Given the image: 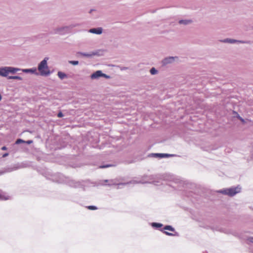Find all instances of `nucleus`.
I'll return each instance as SVG.
<instances>
[{
	"label": "nucleus",
	"instance_id": "nucleus-31",
	"mask_svg": "<svg viewBox=\"0 0 253 253\" xmlns=\"http://www.w3.org/2000/svg\"><path fill=\"white\" fill-rule=\"evenodd\" d=\"M8 155H9V154H8V153H4V154H3V155H2V157H3V158H5V157H6L8 156Z\"/></svg>",
	"mask_w": 253,
	"mask_h": 253
},
{
	"label": "nucleus",
	"instance_id": "nucleus-29",
	"mask_svg": "<svg viewBox=\"0 0 253 253\" xmlns=\"http://www.w3.org/2000/svg\"><path fill=\"white\" fill-rule=\"evenodd\" d=\"M33 143V140H28L27 141H25L24 143H26L27 144H30Z\"/></svg>",
	"mask_w": 253,
	"mask_h": 253
},
{
	"label": "nucleus",
	"instance_id": "nucleus-27",
	"mask_svg": "<svg viewBox=\"0 0 253 253\" xmlns=\"http://www.w3.org/2000/svg\"><path fill=\"white\" fill-rule=\"evenodd\" d=\"M63 114L61 111L58 112V113L57 114V117L59 118H62L63 117Z\"/></svg>",
	"mask_w": 253,
	"mask_h": 253
},
{
	"label": "nucleus",
	"instance_id": "nucleus-8",
	"mask_svg": "<svg viewBox=\"0 0 253 253\" xmlns=\"http://www.w3.org/2000/svg\"><path fill=\"white\" fill-rule=\"evenodd\" d=\"M150 156L157 158H163L172 157L175 156L174 154H169L166 153H152Z\"/></svg>",
	"mask_w": 253,
	"mask_h": 253
},
{
	"label": "nucleus",
	"instance_id": "nucleus-13",
	"mask_svg": "<svg viewBox=\"0 0 253 253\" xmlns=\"http://www.w3.org/2000/svg\"><path fill=\"white\" fill-rule=\"evenodd\" d=\"M23 72L25 73H33L36 75H38V73L37 72V69L36 68H33L30 69H22Z\"/></svg>",
	"mask_w": 253,
	"mask_h": 253
},
{
	"label": "nucleus",
	"instance_id": "nucleus-3",
	"mask_svg": "<svg viewBox=\"0 0 253 253\" xmlns=\"http://www.w3.org/2000/svg\"><path fill=\"white\" fill-rule=\"evenodd\" d=\"M241 188L239 186L232 187L229 188H225L219 190L217 191V193H220L225 195H228L230 197H232L236 194L241 192Z\"/></svg>",
	"mask_w": 253,
	"mask_h": 253
},
{
	"label": "nucleus",
	"instance_id": "nucleus-2",
	"mask_svg": "<svg viewBox=\"0 0 253 253\" xmlns=\"http://www.w3.org/2000/svg\"><path fill=\"white\" fill-rule=\"evenodd\" d=\"M48 59V57H44L38 64V70L40 72V75L42 76L46 77L51 74V72L47 65V61Z\"/></svg>",
	"mask_w": 253,
	"mask_h": 253
},
{
	"label": "nucleus",
	"instance_id": "nucleus-18",
	"mask_svg": "<svg viewBox=\"0 0 253 253\" xmlns=\"http://www.w3.org/2000/svg\"><path fill=\"white\" fill-rule=\"evenodd\" d=\"M178 23H179V24H183V25H188V24L191 23H192V20H187V19L180 20L178 21Z\"/></svg>",
	"mask_w": 253,
	"mask_h": 253
},
{
	"label": "nucleus",
	"instance_id": "nucleus-30",
	"mask_svg": "<svg viewBox=\"0 0 253 253\" xmlns=\"http://www.w3.org/2000/svg\"><path fill=\"white\" fill-rule=\"evenodd\" d=\"M247 240L251 243H253V237H249Z\"/></svg>",
	"mask_w": 253,
	"mask_h": 253
},
{
	"label": "nucleus",
	"instance_id": "nucleus-14",
	"mask_svg": "<svg viewBox=\"0 0 253 253\" xmlns=\"http://www.w3.org/2000/svg\"><path fill=\"white\" fill-rule=\"evenodd\" d=\"M7 68L8 69V74L9 73L14 74L17 71L22 70L20 68H15V67H11V66H7Z\"/></svg>",
	"mask_w": 253,
	"mask_h": 253
},
{
	"label": "nucleus",
	"instance_id": "nucleus-1",
	"mask_svg": "<svg viewBox=\"0 0 253 253\" xmlns=\"http://www.w3.org/2000/svg\"><path fill=\"white\" fill-rule=\"evenodd\" d=\"M51 179L53 181L59 183H65L69 186L74 188H81L83 186L81 182L75 181L59 173L53 174L52 176Z\"/></svg>",
	"mask_w": 253,
	"mask_h": 253
},
{
	"label": "nucleus",
	"instance_id": "nucleus-28",
	"mask_svg": "<svg viewBox=\"0 0 253 253\" xmlns=\"http://www.w3.org/2000/svg\"><path fill=\"white\" fill-rule=\"evenodd\" d=\"M237 118L243 123H245V121L244 119H243L239 115H237Z\"/></svg>",
	"mask_w": 253,
	"mask_h": 253
},
{
	"label": "nucleus",
	"instance_id": "nucleus-17",
	"mask_svg": "<svg viewBox=\"0 0 253 253\" xmlns=\"http://www.w3.org/2000/svg\"><path fill=\"white\" fill-rule=\"evenodd\" d=\"M57 76L58 77L61 79V80H63L65 78H68V76L66 74H65V73L64 72H62L61 71H59L57 73Z\"/></svg>",
	"mask_w": 253,
	"mask_h": 253
},
{
	"label": "nucleus",
	"instance_id": "nucleus-23",
	"mask_svg": "<svg viewBox=\"0 0 253 253\" xmlns=\"http://www.w3.org/2000/svg\"><path fill=\"white\" fill-rule=\"evenodd\" d=\"M22 143H25V140H23V139L20 138L17 139L15 141V144H19Z\"/></svg>",
	"mask_w": 253,
	"mask_h": 253
},
{
	"label": "nucleus",
	"instance_id": "nucleus-25",
	"mask_svg": "<svg viewBox=\"0 0 253 253\" xmlns=\"http://www.w3.org/2000/svg\"><path fill=\"white\" fill-rule=\"evenodd\" d=\"M113 165H103L100 166H99V168L104 169V168H109V167H111Z\"/></svg>",
	"mask_w": 253,
	"mask_h": 253
},
{
	"label": "nucleus",
	"instance_id": "nucleus-11",
	"mask_svg": "<svg viewBox=\"0 0 253 253\" xmlns=\"http://www.w3.org/2000/svg\"><path fill=\"white\" fill-rule=\"evenodd\" d=\"M8 75L7 66L0 67V76L7 77Z\"/></svg>",
	"mask_w": 253,
	"mask_h": 253
},
{
	"label": "nucleus",
	"instance_id": "nucleus-16",
	"mask_svg": "<svg viewBox=\"0 0 253 253\" xmlns=\"http://www.w3.org/2000/svg\"><path fill=\"white\" fill-rule=\"evenodd\" d=\"M140 182H137L136 181H130L128 182H126V183H118L117 184H116L117 186H118V187L117 188H121V186H123V185H127L128 184H131V183H140Z\"/></svg>",
	"mask_w": 253,
	"mask_h": 253
},
{
	"label": "nucleus",
	"instance_id": "nucleus-22",
	"mask_svg": "<svg viewBox=\"0 0 253 253\" xmlns=\"http://www.w3.org/2000/svg\"><path fill=\"white\" fill-rule=\"evenodd\" d=\"M69 63L72 65H77L79 64V61H75V60H71L69 61Z\"/></svg>",
	"mask_w": 253,
	"mask_h": 253
},
{
	"label": "nucleus",
	"instance_id": "nucleus-33",
	"mask_svg": "<svg viewBox=\"0 0 253 253\" xmlns=\"http://www.w3.org/2000/svg\"><path fill=\"white\" fill-rule=\"evenodd\" d=\"M1 150H7V147L6 146H3L1 148Z\"/></svg>",
	"mask_w": 253,
	"mask_h": 253
},
{
	"label": "nucleus",
	"instance_id": "nucleus-19",
	"mask_svg": "<svg viewBox=\"0 0 253 253\" xmlns=\"http://www.w3.org/2000/svg\"><path fill=\"white\" fill-rule=\"evenodd\" d=\"M7 79H16V80H22V78L21 77L18 76H8L7 77Z\"/></svg>",
	"mask_w": 253,
	"mask_h": 253
},
{
	"label": "nucleus",
	"instance_id": "nucleus-10",
	"mask_svg": "<svg viewBox=\"0 0 253 253\" xmlns=\"http://www.w3.org/2000/svg\"><path fill=\"white\" fill-rule=\"evenodd\" d=\"M175 58H177V57L169 56L166 57L162 60V64L163 65L171 64L174 61Z\"/></svg>",
	"mask_w": 253,
	"mask_h": 253
},
{
	"label": "nucleus",
	"instance_id": "nucleus-32",
	"mask_svg": "<svg viewBox=\"0 0 253 253\" xmlns=\"http://www.w3.org/2000/svg\"><path fill=\"white\" fill-rule=\"evenodd\" d=\"M220 231H222V232H224V233H225L226 234H229V233H230V232L228 231L227 230L224 231L223 230H221Z\"/></svg>",
	"mask_w": 253,
	"mask_h": 253
},
{
	"label": "nucleus",
	"instance_id": "nucleus-35",
	"mask_svg": "<svg viewBox=\"0 0 253 253\" xmlns=\"http://www.w3.org/2000/svg\"><path fill=\"white\" fill-rule=\"evenodd\" d=\"M1 94H0V101L1 100Z\"/></svg>",
	"mask_w": 253,
	"mask_h": 253
},
{
	"label": "nucleus",
	"instance_id": "nucleus-4",
	"mask_svg": "<svg viewBox=\"0 0 253 253\" xmlns=\"http://www.w3.org/2000/svg\"><path fill=\"white\" fill-rule=\"evenodd\" d=\"M160 231H162L166 235L169 236H178V233L175 232V229L171 225H165L163 229H160Z\"/></svg>",
	"mask_w": 253,
	"mask_h": 253
},
{
	"label": "nucleus",
	"instance_id": "nucleus-24",
	"mask_svg": "<svg viewBox=\"0 0 253 253\" xmlns=\"http://www.w3.org/2000/svg\"><path fill=\"white\" fill-rule=\"evenodd\" d=\"M87 208L90 210H95L97 209V208L95 206H89Z\"/></svg>",
	"mask_w": 253,
	"mask_h": 253
},
{
	"label": "nucleus",
	"instance_id": "nucleus-21",
	"mask_svg": "<svg viewBox=\"0 0 253 253\" xmlns=\"http://www.w3.org/2000/svg\"><path fill=\"white\" fill-rule=\"evenodd\" d=\"M19 168H20L19 167H14L11 168H8L7 171L11 172L12 171L16 170L18 169H19Z\"/></svg>",
	"mask_w": 253,
	"mask_h": 253
},
{
	"label": "nucleus",
	"instance_id": "nucleus-6",
	"mask_svg": "<svg viewBox=\"0 0 253 253\" xmlns=\"http://www.w3.org/2000/svg\"><path fill=\"white\" fill-rule=\"evenodd\" d=\"M100 77H103L107 79H110V76L102 73L101 70H97L90 75L92 80L98 79Z\"/></svg>",
	"mask_w": 253,
	"mask_h": 253
},
{
	"label": "nucleus",
	"instance_id": "nucleus-7",
	"mask_svg": "<svg viewBox=\"0 0 253 253\" xmlns=\"http://www.w3.org/2000/svg\"><path fill=\"white\" fill-rule=\"evenodd\" d=\"M222 42L224 43H246V44H250L251 41H241V40H236L234 39H225L221 41Z\"/></svg>",
	"mask_w": 253,
	"mask_h": 253
},
{
	"label": "nucleus",
	"instance_id": "nucleus-12",
	"mask_svg": "<svg viewBox=\"0 0 253 253\" xmlns=\"http://www.w3.org/2000/svg\"><path fill=\"white\" fill-rule=\"evenodd\" d=\"M89 32L90 33L95 34L97 35H100L102 33V29L101 27L92 28L89 29Z\"/></svg>",
	"mask_w": 253,
	"mask_h": 253
},
{
	"label": "nucleus",
	"instance_id": "nucleus-26",
	"mask_svg": "<svg viewBox=\"0 0 253 253\" xmlns=\"http://www.w3.org/2000/svg\"><path fill=\"white\" fill-rule=\"evenodd\" d=\"M0 199L1 200H7L8 198H6L4 196L0 194Z\"/></svg>",
	"mask_w": 253,
	"mask_h": 253
},
{
	"label": "nucleus",
	"instance_id": "nucleus-9",
	"mask_svg": "<svg viewBox=\"0 0 253 253\" xmlns=\"http://www.w3.org/2000/svg\"><path fill=\"white\" fill-rule=\"evenodd\" d=\"M77 54L78 55H82L83 56L86 57L87 58L92 57L93 56L98 55V52L97 51H91L89 53H85L83 52H77Z\"/></svg>",
	"mask_w": 253,
	"mask_h": 253
},
{
	"label": "nucleus",
	"instance_id": "nucleus-15",
	"mask_svg": "<svg viewBox=\"0 0 253 253\" xmlns=\"http://www.w3.org/2000/svg\"><path fill=\"white\" fill-rule=\"evenodd\" d=\"M151 226L155 229H160V228L163 226V224L159 222H152Z\"/></svg>",
	"mask_w": 253,
	"mask_h": 253
},
{
	"label": "nucleus",
	"instance_id": "nucleus-5",
	"mask_svg": "<svg viewBox=\"0 0 253 253\" xmlns=\"http://www.w3.org/2000/svg\"><path fill=\"white\" fill-rule=\"evenodd\" d=\"M70 29V27L69 26H63L61 27H58L54 29L52 31L50 32V34L64 35L68 33Z\"/></svg>",
	"mask_w": 253,
	"mask_h": 253
},
{
	"label": "nucleus",
	"instance_id": "nucleus-34",
	"mask_svg": "<svg viewBox=\"0 0 253 253\" xmlns=\"http://www.w3.org/2000/svg\"><path fill=\"white\" fill-rule=\"evenodd\" d=\"M94 9H90V11H89V13H92V12L93 11H94Z\"/></svg>",
	"mask_w": 253,
	"mask_h": 253
},
{
	"label": "nucleus",
	"instance_id": "nucleus-20",
	"mask_svg": "<svg viewBox=\"0 0 253 253\" xmlns=\"http://www.w3.org/2000/svg\"><path fill=\"white\" fill-rule=\"evenodd\" d=\"M150 72L152 75H155L157 73L158 71L155 68H152L150 70Z\"/></svg>",
	"mask_w": 253,
	"mask_h": 253
}]
</instances>
